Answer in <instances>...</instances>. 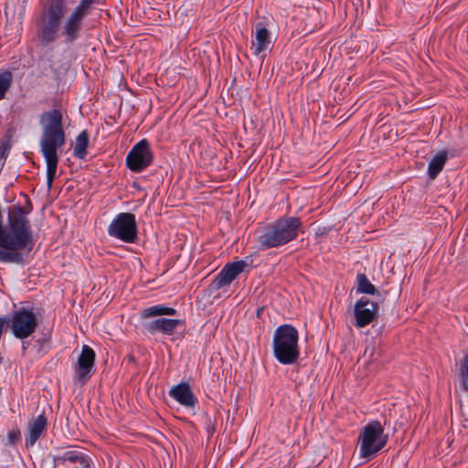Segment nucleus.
<instances>
[{"label":"nucleus","instance_id":"obj_12","mask_svg":"<svg viewBox=\"0 0 468 468\" xmlns=\"http://www.w3.org/2000/svg\"><path fill=\"white\" fill-rule=\"evenodd\" d=\"M168 394L176 402L186 409H195L198 403L197 398L186 382H181L173 386L169 389Z\"/></svg>","mask_w":468,"mask_h":468},{"label":"nucleus","instance_id":"obj_16","mask_svg":"<svg viewBox=\"0 0 468 468\" xmlns=\"http://www.w3.org/2000/svg\"><path fill=\"white\" fill-rule=\"evenodd\" d=\"M175 314H176V310L175 308L167 307L164 304H156L144 309L140 315L143 319H147L155 316Z\"/></svg>","mask_w":468,"mask_h":468},{"label":"nucleus","instance_id":"obj_8","mask_svg":"<svg viewBox=\"0 0 468 468\" xmlns=\"http://www.w3.org/2000/svg\"><path fill=\"white\" fill-rule=\"evenodd\" d=\"M153 162V154L146 139H143L133 146L126 156L127 167L135 173L142 172Z\"/></svg>","mask_w":468,"mask_h":468},{"label":"nucleus","instance_id":"obj_13","mask_svg":"<svg viewBox=\"0 0 468 468\" xmlns=\"http://www.w3.org/2000/svg\"><path fill=\"white\" fill-rule=\"evenodd\" d=\"M271 44L270 31L259 23L256 25L254 37L251 40V49L255 56L265 57V53L270 49Z\"/></svg>","mask_w":468,"mask_h":468},{"label":"nucleus","instance_id":"obj_3","mask_svg":"<svg viewBox=\"0 0 468 468\" xmlns=\"http://www.w3.org/2000/svg\"><path fill=\"white\" fill-rule=\"evenodd\" d=\"M302 221L297 217H281L268 224L257 237L261 250L278 248L294 240L302 230Z\"/></svg>","mask_w":468,"mask_h":468},{"label":"nucleus","instance_id":"obj_21","mask_svg":"<svg viewBox=\"0 0 468 468\" xmlns=\"http://www.w3.org/2000/svg\"><path fill=\"white\" fill-rule=\"evenodd\" d=\"M13 74L6 69H0V101L5 98L6 91L11 87Z\"/></svg>","mask_w":468,"mask_h":468},{"label":"nucleus","instance_id":"obj_11","mask_svg":"<svg viewBox=\"0 0 468 468\" xmlns=\"http://www.w3.org/2000/svg\"><path fill=\"white\" fill-rule=\"evenodd\" d=\"M247 263L244 261H233L228 263L220 271L213 281L215 289H220L229 285L244 270Z\"/></svg>","mask_w":468,"mask_h":468},{"label":"nucleus","instance_id":"obj_22","mask_svg":"<svg viewBox=\"0 0 468 468\" xmlns=\"http://www.w3.org/2000/svg\"><path fill=\"white\" fill-rule=\"evenodd\" d=\"M460 377L462 388L468 392V354L464 356L461 367Z\"/></svg>","mask_w":468,"mask_h":468},{"label":"nucleus","instance_id":"obj_15","mask_svg":"<svg viewBox=\"0 0 468 468\" xmlns=\"http://www.w3.org/2000/svg\"><path fill=\"white\" fill-rule=\"evenodd\" d=\"M47 426V418L44 414L38 415L28 422V436L26 439V447L30 448L35 445L37 441L42 435Z\"/></svg>","mask_w":468,"mask_h":468},{"label":"nucleus","instance_id":"obj_4","mask_svg":"<svg viewBox=\"0 0 468 468\" xmlns=\"http://www.w3.org/2000/svg\"><path fill=\"white\" fill-rule=\"evenodd\" d=\"M299 333L292 324L279 325L272 338V351L275 359L282 365H292L300 356Z\"/></svg>","mask_w":468,"mask_h":468},{"label":"nucleus","instance_id":"obj_19","mask_svg":"<svg viewBox=\"0 0 468 468\" xmlns=\"http://www.w3.org/2000/svg\"><path fill=\"white\" fill-rule=\"evenodd\" d=\"M62 460L70 463H79L80 466H90V457L79 451L66 452L62 456Z\"/></svg>","mask_w":468,"mask_h":468},{"label":"nucleus","instance_id":"obj_9","mask_svg":"<svg viewBox=\"0 0 468 468\" xmlns=\"http://www.w3.org/2000/svg\"><path fill=\"white\" fill-rule=\"evenodd\" d=\"M378 315V304L370 301L367 297H361L354 305L355 325L363 328L377 319Z\"/></svg>","mask_w":468,"mask_h":468},{"label":"nucleus","instance_id":"obj_18","mask_svg":"<svg viewBox=\"0 0 468 468\" xmlns=\"http://www.w3.org/2000/svg\"><path fill=\"white\" fill-rule=\"evenodd\" d=\"M89 142V133L86 130H83L76 138L73 154L80 159H84L87 155Z\"/></svg>","mask_w":468,"mask_h":468},{"label":"nucleus","instance_id":"obj_1","mask_svg":"<svg viewBox=\"0 0 468 468\" xmlns=\"http://www.w3.org/2000/svg\"><path fill=\"white\" fill-rule=\"evenodd\" d=\"M95 0H80L65 16L68 10L66 0H48L37 21V37L42 46H48L62 37L66 44L77 41L82 35L85 20L90 13Z\"/></svg>","mask_w":468,"mask_h":468},{"label":"nucleus","instance_id":"obj_20","mask_svg":"<svg viewBox=\"0 0 468 468\" xmlns=\"http://www.w3.org/2000/svg\"><path fill=\"white\" fill-rule=\"evenodd\" d=\"M356 292L358 293L375 294L377 292L376 287L369 282L365 274L359 273L356 276Z\"/></svg>","mask_w":468,"mask_h":468},{"label":"nucleus","instance_id":"obj_23","mask_svg":"<svg viewBox=\"0 0 468 468\" xmlns=\"http://www.w3.org/2000/svg\"><path fill=\"white\" fill-rule=\"evenodd\" d=\"M20 431L18 429H14L8 432V441L11 444H15L16 441L20 438Z\"/></svg>","mask_w":468,"mask_h":468},{"label":"nucleus","instance_id":"obj_24","mask_svg":"<svg viewBox=\"0 0 468 468\" xmlns=\"http://www.w3.org/2000/svg\"><path fill=\"white\" fill-rule=\"evenodd\" d=\"M375 346H368L366 347L364 356H368V358H372L374 355Z\"/></svg>","mask_w":468,"mask_h":468},{"label":"nucleus","instance_id":"obj_14","mask_svg":"<svg viewBox=\"0 0 468 468\" xmlns=\"http://www.w3.org/2000/svg\"><path fill=\"white\" fill-rule=\"evenodd\" d=\"M182 324L183 322L178 319L157 318L146 323L144 327L151 335L162 333L164 335H171L175 333L176 327Z\"/></svg>","mask_w":468,"mask_h":468},{"label":"nucleus","instance_id":"obj_10","mask_svg":"<svg viewBox=\"0 0 468 468\" xmlns=\"http://www.w3.org/2000/svg\"><path fill=\"white\" fill-rule=\"evenodd\" d=\"M95 352L91 347L84 345L78 361L74 366V378L80 384L86 383L91 377V370L95 362Z\"/></svg>","mask_w":468,"mask_h":468},{"label":"nucleus","instance_id":"obj_6","mask_svg":"<svg viewBox=\"0 0 468 468\" xmlns=\"http://www.w3.org/2000/svg\"><path fill=\"white\" fill-rule=\"evenodd\" d=\"M12 334L17 339H25L30 336L37 329L38 320L32 309L22 307L12 313L11 316H5Z\"/></svg>","mask_w":468,"mask_h":468},{"label":"nucleus","instance_id":"obj_5","mask_svg":"<svg viewBox=\"0 0 468 468\" xmlns=\"http://www.w3.org/2000/svg\"><path fill=\"white\" fill-rule=\"evenodd\" d=\"M388 441V436L382 424L378 420L369 421L361 429L358 436L360 457L373 459L386 446Z\"/></svg>","mask_w":468,"mask_h":468},{"label":"nucleus","instance_id":"obj_2","mask_svg":"<svg viewBox=\"0 0 468 468\" xmlns=\"http://www.w3.org/2000/svg\"><path fill=\"white\" fill-rule=\"evenodd\" d=\"M62 120V112L57 109L45 112L39 117V123L42 128L39 146L47 165V184L48 188L52 186L56 178L58 164L57 151L64 146L66 143Z\"/></svg>","mask_w":468,"mask_h":468},{"label":"nucleus","instance_id":"obj_7","mask_svg":"<svg viewBox=\"0 0 468 468\" xmlns=\"http://www.w3.org/2000/svg\"><path fill=\"white\" fill-rule=\"evenodd\" d=\"M110 237L125 243H133L137 239V224L133 213L122 212L116 215L107 229Z\"/></svg>","mask_w":468,"mask_h":468},{"label":"nucleus","instance_id":"obj_17","mask_svg":"<svg viewBox=\"0 0 468 468\" xmlns=\"http://www.w3.org/2000/svg\"><path fill=\"white\" fill-rule=\"evenodd\" d=\"M447 161V154L440 152L436 154L430 161L428 165V176L431 179H435L439 173L442 170Z\"/></svg>","mask_w":468,"mask_h":468}]
</instances>
